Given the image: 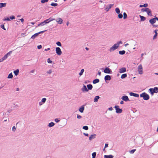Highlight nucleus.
<instances>
[{
  "label": "nucleus",
  "instance_id": "nucleus-1",
  "mask_svg": "<svg viewBox=\"0 0 158 158\" xmlns=\"http://www.w3.org/2000/svg\"><path fill=\"white\" fill-rule=\"evenodd\" d=\"M123 42L122 41H120L118 42L116 44H114L111 47L109 51L111 52L117 49L119 47L120 44H122Z\"/></svg>",
  "mask_w": 158,
  "mask_h": 158
},
{
  "label": "nucleus",
  "instance_id": "nucleus-2",
  "mask_svg": "<svg viewBox=\"0 0 158 158\" xmlns=\"http://www.w3.org/2000/svg\"><path fill=\"white\" fill-rule=\"evenodd\" d=\"M149 92L152 95L154 93H157L158 92V87H155L154 88H150L149 89Z\"/></svg>",
  "mask_w": 158,
  "mask_h": 158
},
{
  "label": "nucleus",
  "instance_id": "nucleus-3",
  "mask_svg": "<svg viewBox=\"0 0 158 158\" xmlns=\"http://www.w3.org/2000/svg\"><path fill=\"white\" fill-rule=\"evenodd\" d=\"M140 97L143 98L145 100H148L149 99L150 97L148 94L145 92H143L140 94Z\"/></svg>",
  "mask_w": 158,
  "mask_h": 158
},
{
  "label": "nucleus",
  "instance_id": "nucleus-4",
  "mask_svg": "<svg viewBox=\"0 0 158 158\" xmlns=\"http://www.w3.org/2000/svg\"><path fill=\"white\" fill-rule=\"evenodd\" d=\"M12 52V51H11L6 53L2 58L0 59V61L1 62L3 61L4 60L7 59V57L10 56Z\"/></svg>",
  "mask_w": 158,
  "mask_h": 158
},
{
  "label": "nucleus",
  "instance_id": "nucleus-5",
  "mask_svg": "<svg viewBox=\"0 0 158 158\" xmlns=\"http://www.w3.org/2000/svg\"><path fill=\"white\" fill-rule=\"evenodd\" d=\"M45 31H42L37 33H35L32 35V36L31 37V39H34L36 37H37L39 34L40 33H43Z\"/></svg>",
  "mask_w": 158,
  "mask_h": 158
},
{
  "label": "nucleus",
  "instance_id": "nucleus-6",
  "mask_svg": "<svg viewBox=\"0 0 158 158\" xmlns=\"http://www.w3.org/2000/svg\"><path fill=\"white\" fill-rule=\"evenodd\" d=\"M138 71L139 73L140 74H143V67L141 64H140L138 67Z\"/></svg>",
  "mask_w": 158,
  "mask_h": 158
},
{
  "label": "nucleus",
  "instance_id": "nucleus-7",
  "mask_svg": "<svg viewBox=\"0 0 158 158\" xmlns=\"http://www.w3.org/2000/svg\"><path fill=\"white\" fill-rule=\"evenodd\" d=\"M119 106H115L114 108L115 109L116 112L117 113H121L123 111L122 109L119 108Z\"/></svg>",
  "mask_w": 158,
  "mask_h": 158
},
{
  "label": "nucleus",
  "instance_id": "nucleus-8",
  "mask_svg": "<svg viewBox=\"0 0 158 158\" xmlns=\"http://www.w3.org/2000/svg\"><path fill=\"white\" fill-rule=\"evenodd\" d=\"M104 72L106 73H111L112 72L111 70L107 67L105 69Z\"/></svg>",
  "mask_w": 158,
  "mask_h": 158
},
{
  "label": "nucleus",
  "instance_id": "nucleus-9",
  "mask_svg": "<svg viewBox=\"0 0 158 158\" xmlns=\"http://www.w3.org/2000/svg\"><path fill=\"white\" fill-rule=\"evenodd\" d=\"M56 52L57 54L59 55H60L62 52L60 48L59 47H57L56 48Z\"/></svg>",
  "mask_w": 158,
  "mask_h": 158
},
{
  "label": "nucleus",
  "instance_id": "nucleus-10",
  "mask_svg": "<svg viewBox=\"0 0 158 158\" xmlns=\"http://www.w3.org/2000/svg\"><path fill=\"white\" fill-rule=\"evenodd\" d=\"M156 17L150 19L149 22L152 25L156 22Z\"/></svg>",
  "mask_w": 158,
  "mask_h": 158
},
{
  "label": "nucleus",
  "instance_id": "nucleus-11",
  "mask_svg": "<svg viewBox=\"0 0 158 158\" xmlns=\"http://www.w3.org/2000/svg\"><path fill=\"white\" fill-rule=\"evenodd\" d=\"M121 99L124 101L127 102V101H129V99L127 96L126 95H124L123 96L122 98Z\"/></svg>",
  "mask_w": 158,
  "mask_h": 158
},
{
  "label": "nucleus",
  "instance_id": "nucleus-12",
  "mask_svg": "<svg viewBox=\"0 0 158 158\" xmlns=\"http://www.w3.org/2000/svg\"><path fill=\"white\" fill-rule=\"evenodd\" d=\"M114 5V4H110L109 5H107L105 9V10L106 11H108L111 8V7Z\"/></svg>",
  "mask_w": 158,
  "mask_h": 158
},
{
  "label": "nucleus",
  "instance_id": "nucleus-13",
  "mask_svg": "<svg viewBox=\"0 0 158 158\" xmlns=\"http://www.w3.org/2000/svg\"><path fill=\"white\" fill-rule=\"evenodd\" d=\"M126 71V69L125 67L119 69V72L120 73H122L125 72Z\"/></svg>",
  "mask_w": 158,
  "mask_h": 158
},
{
  "label": "nucleus",
  "instance_id": "nucleus-14",
  "mask_svg": "<svg viewBox=\"0 0 158 158\" xmlns=\"http://www.w3.org/2000/svg\"><path fill=\"white\" fill-rule=\"evenodd\" d=\"M57 23L60 24H61L63 22V20L60 18H57L56 20Z\"/></svg>",
  "mask_w": 158,
  "mask_h": 158
},
{
  "label": "nucleus",
  "instance_id": "nucleus-15",
  "mask_svg": "<svg viewBox=\"0 0 158 158\" xmlns=\"http://www.w3.org/2000/svg\"><path fill=\"white\" fill-rule=\"evenodd\" d=\"M148 15L151 16H152V11L151 10L148 8V10H147L146 12Z\"/></svg>",
  "mask_w": 158,
  "mask_h": 158
},
{
  "label": "nucleus",
  "instance_id": "nucleus-16",
  "mask_svg": "<svg viewBox=\"0 0 158 158\" xmlns=\"http://www.w3.org/2000/svg\"><path fill=\"white\" fill-rule=\"evenodd\" d=\"M111 79V77L109 75H107L106 76L104 77V79L105 81H110Z\"/></svg>",
  "mask_w": 158,
  "mask_h": 158
},
{
  "label": "nucleus",
  "instance_id": "nucleus-17",
  "mask_svg": "<svg viewBox=\"0 0 158 158\" xmlns=\"http://www.w3.org/2000/svg\"><path fill=\"white\" fill-rule=\"evenodd\" d=\"M81 90L82 92H87L88 91V89L87 88L86 86L84 85H83V86L81 89Z\"/></svg>",
  "mask_w": 158,
  "mask_h": 158
},
{
  "label": "nucleus",
  "instance_id": "nucleus-18",
  "mask_svg": "<svg viewBox=\"0 0 158 158\" xmlns=\"http://www.w3.org/2000/svg\"><path fill=\"white\" fill-rule=\"evenodd\" d=\"M96 135L95 134H93L91 135L89 137V140H91L92 139L95 138L96 137Z\"/></svg>",
  "mask_w": 158,
  "mask_h": 158
},
{
  "label": "nucleus",
  "instance_id": "nucleus-19",
  "mask_svg": "<svg viewBox=\"0 0 158 158\" xmlns=\"http://www.w3.org/2000/svg\"><path fill=\"white\" fill-rule=\"evenodd\" d=\"M84 110V107L83 106H81L79 109V111L83 113Z\"/></svg>",
  "mask_w": 158,
  "mask_h": 158
},
{
  "label": "nucleus",
  "instance_id": "nucleus-20",
  "mask_svg": "<svg viewBox=\"0 0 158 158\" xmlns=\"http://www.w3.org/2000/svg\"><path fill=\"white\" fill-rule=\"evenodd\" d=\"M104 157L105 158H113L114 157V156L111 155H106L104 156Z\"/></svg>",
  "mask_w": 158,
  "mask_h": 158
},
{
  "label": "nucleus",
  "instance_id": "nucleus-21",
  "mask_svg": "<svg viewBox=\"0 0 158 158\" xmlns=\"http://www.w3.org/2000/svg\"><path fill=\"white\" fill-rule=\"evenodd\" d=\"M99 98L100 97L98 96H95L94 99V102H97L98 101V100Z\"/></svg>",
  "mask_w": 158,
  "mask_h": 158
},
{
  "label": "nucleus",
  "instance_id": "nucleus-22",
  "mask_svg": "<svg viewBox=\"0 0 158 158\" xmlns=\"http://www.w3.org/2000/svg\"><path fill=\"white\" fill-rule=\"evenodd\" d=\"M87 87L88 88V89L89 90H91L93 88V86L92 85L90 84H88L87 85Z\"/></svg>",
  "mask_w": 158,
  "mask_h": 158
},
{
  "label": "nucleus",
  "instance_id": "nucleus-23",
  "mask_svg": "<svg viewBox=\"0 0 158 158\" xmlns=\"http://www.w3.org/2000/svg\"><path fill=\"white\" fill-rule=\"evenodd\" d=\"M6 3H0V8H2L3 7H5L6 6Z\"/></svg>",
  "mask_w": 158,
  "mask_h": 158
},
{
  "label": "nucleus",
  "instance_id": "nucleus-24",
  "mask_svg": "<svg viewBox=\"0 0 158 158\" xmlns=\"http://www.w3.org/2000/svg\"><path fill=\"white\" fill-rule=\"evenodd\" d=\"M55 125V123L53 122H51L49 123L48 126L49 127H53Z\"/></svg>",
  "mask_w": 158,
  "mask_h": 158
},
{
  "label": "nucleus",
  "instance_id": "nucleus-25",
  "mask_svg": "<svg viewBox=\"0 0 158 158\" xmlns=\"http://www.w3.org/2000/svg\"><path fill=\"white\" fill-rule=\"evenodd\" d=\"M140 18V21H143L146 19V18L143 16L139 15Z\"/></svg>",
  "mask_w": 158,
  "mask_h": 158
},
{
  "label": "nucleus",
  "instance_id": "nucleus-26",
  "mask_svg": "<svg viewBox=\"0 0 158 158\" xmlns=\"http://www.w3.org/2000/svg\"><path fill=\"white\" fill-rule=\"evenodd\" d=\"M99 80L98 79H96L93 80V84H95L99 82Z\"/></svg>",
  "mask_w": 158,
  "mask_h": 158
},
{
  "label": "nucleus",
  "instance_id": "nucleus-27",
  "mask_svg": "<svg viewBox=\"0 0 158 158\" xmlns=\"http://www.w3.org/2000/svg\"><path fill=\"white\" fill-rule=\"evenodd\" d=\"M45 24H46L44 22V21L43 22L40 23V24H39L38 25V26L41 27V26L44 25Z\"/></svg>",
  "mask_w": 158,
  "mask_h": 158
},
{
  "label": "nucleus",
  "instance_id": "nucleus-28",
  "mask_svg": "<svg viewBox=\"0 0 158 158\" xmlns=\"http://www.w3.org/2000/svg\"><path fill=\"white\" fill-rule=\"evenodd\" d=\"M14 73L15 75H17L19 73V70L18 69H17L15 70H14Z\"/></svg>",
  "mask_w": 158,
  "mask_h": 158
},
{
  "label": "nucleus",
  "instance_id": "nucleus-29",
  "mask_svg": "<svg viewBox=\"0 0 158 158\" xmlns=\"http://www.w3.org/2000/svg\"><path fill=\"white\" fill-rule=\"evenodd\" d=\"M126 52L124 50L120 51H119V53L120 55H124L125 54Z\"/></svg>",
  "mask_w": 158,
  "mask_h": 158
},
{
  "label": "nucleus",
  "instance_id": "nucleus-30",
  "mask_svg": "<svg viewBox=\"0 0 158 158\" xmlns=\"http://www.w3.org/2000/svg\"><path fill=\"white\" fill-rule=\"evenodd\" d=\"M13 77V75L12 73H10L9 74V75L7 77V78H8L12 79V78Z\"/></svg>",
  "mask_w": 158,
  "mask_h": 158
},
{
  "label": "nucleus",
  "instance_id": "nucleus-31",
  "mask_svg": "<svg viewBox=\"0 0 158 158\" xmlns=\"http://www.w3.org/2000/svg\"><path fill=\"white\" fill-rule=\"evenodd\" d=\"M127 74L126 73H124L121 76V78L122 79H123L126 78L127 77Z\"/></svg>",
  "mask_w": 158,
  "mask_h": 158
},
{
  "label": "nucleus",
  "instance_id": "nucleus-32",
  "mask_svg": "<svg viewBox=\"0 0 158 158\" xmlns=\"http://www.w3.org/2000/svg\"><path fill=\"white\" fill-rule=\"evenodd\" d=\"M115 11L117 14H119L120 13V10L118 8H116L115 9Z\"/></svg>",
  "mask_w": 158,
  "mask_h": 158
},
{
  "label": "nucleus",
  "instance_id": "nucleus-33",
  "mask_svg": "<svg viewBox=\"0 0 158 158\" xmlns=\"http://www.w3.org/2000/svg\"><path fill=\"white\" fill-rule=\"evenodd\" d=\"M84 71V70L83 69H82L81 70L79 74L80 76H81L82 75Z\"/></svg>",
  "mask_w": 158,
  "mask_h": 158
},
{
  "label": "nucleus",
  "instance_id": "nucleus-34",
  "mask_svg": "<svg viewBox=\"0 0 158 158\" xmlns=\"http://www.w3.org/2000/svg\"><path fill=\"white\" fill-rule=\"evenodd\" d=\"M148 8H143L141 9V10L142 12H146L147 10H148Z\"/></svg>",
  "mask_w": 158,
  "mask_h": 158
},
{
  "label": "nucleus",
  "instance_id": "nucleus-35",
  "mask_svg": "<svg viewBox=\"0 0 158 158\" xmlns=\"http://www.w3.org/2000/svg\"><path fill=\"white\" fill-rule=\"evenodd\" d=\"M96 155V152H94L92 154V158H95Z\"/></svg>",
  "mask_w": 158,
  "mask_h": 158
},
{
  "label": "nucleus",
  "instance_id": "nucleus-36",
  "mask_svg": "<svg viewBox=\"0 0 158 158\" xmlns=\"http://www.w3.org/2000/svg\"><path fill=\"white\" fill-rule=\"evenodd\" d=\"M46 100V99L45 98H43L41 100V102H42L43 103H44Z\"/></svg>",
  "mask_w": 158,
  "mask_h": 158
},
{
  "label": "nucleus",
  "instance_id": "nucleus-37",
  "mask_svg": "<svg viewBox=\"0 0 158 158\" xmlns=\"http://www.w3.org/2000/svg\"><path fill=\"white\" fill-rule=\"evenodd\" d=\"M123 19H125L127 18V14L125 12H124L123 14Z\"/></svg>",
  "mask_w": 158,
  "mask_h": 158
},
{
  "label": "nucleus",
  "instance_id": "nucleus-38",
  "mask_svg": "<svg viewBox=\"0 0 158 158\" xmlns=\"http://www.w3.org/2000/svg\"><path fill=\"white\" fill-rule=\"evenodd\" d=\"M83 129L85 130H87L89 128L87 126H84L83 127Z\"/></svg>",
  "mask_w": 158,
  "mask_h": 158
},
{
  "label": "nucleus",
  "instance_id": "nucleus-39",
  "mask_svg": "<svg viewBox=\"0 0 158 158\" xmlns=\"http://www.w3.org/2000/svg\"><path fill=\"white\" fill-rule=\"evenodd\" d=\"M57 5V3H52L51 4V6H56Z\"/></svg>",
  "mask_w": 158,
  "mask_h": 158
},
{
  "label": "nucleus",
  "instance_id": "nucleus-40",
  "mask_svg": "<svg viewBox=\"0 0 158 158\" xmlns=\"http://www.w3.org/2000/svg\"><path fill=\"white\" fill-rule=\"evenodd\" d=\"M56 44V45H57L58 46H61V43L59 42V41H58V42H57Z\"/></svg>",
  "mask_w": 158,
  "mask_h": 158
},
{
  "label": "nucleus",
  "instance_id": "nucleus-41",
  "mask_svg": "<svg viewBox=\"0 0 158 158\" xmlns=\"http://www.w3.org/2000/svg\"><path fill=\"white\" fill-rule=\"evenodd\" d=\"M118 17L119 19H122L123 17V15L122 14H118Z\"/></svg>",
  "mask_w": 158,
  "mask_h": 158
},
{
  "label": "nucleus",
  "instance_id": "nucleus-42",
  "mask_svg": "<svg viewBox=\"0 0 158 158\" xmlns=\"http://www.w3.org/2000/svg\"><path fill=\"white\" fill-rule=\"evenodd\" d=\"M48 0H41V2L42 3H44L45 2H47Z\"/></svg>",
  "mask_w": 158,
  "mask_h": 158
},
{
  "label": "nucleus",
  "instance_id": "nucleus-43",
  "mask_svg": "<svg viewBox=\"0 0 158 158\" xmlns=\"http://www.w3.org/2000/svg\"><path fill=\"white\" fill-rule=\"evenodd\" d=\"M52 72V69H50L47 72V73L48 74H51Z\"/></svg>",
  "mask_w": 158,
  "mask_h": 158
},
{
  "label": "nucleus",
  "instance_id": "nucleus-44",
  "mask_svg": "<svg viewBox=\"0 0 158 158\" xmlns=\"http://www.w3.org/2000/svg\"><path fill=\"white\" fill-rule=\"evenodd\" d=\"M135 151H136V149H133V150H131L129 152L131 154H133L135 152Z\"/></svg>",
  "mask_w": 158,
  "mask_h": 158
},
{
  "label": "nucleus",
  "instance_id": "nucleus-45",
  "mask_svg": "<svg viewBox=\"0 0 158 158\" xmlns=\"http://www.w3.org/2000/svg\"><path fill=\"white\" fill-rule=\"evenodd\" d=\"M157 34H158L157 33H156V34H155L154 35V36L153 37V40H154L156 38V37L157 35Z\"/></svg>",
  "mask_w": 158,
  "mask_h": 158
},
{
  "label": "nucleus",
  "instance_id": "nucleus-46",
  "mask_svg": "<svg viewBox=\"0 0 158 158\" xmlns=\"http://www.w3.org/2000/svg\"><path fill=\"white\" fill-rule=\"evenodd\" d=\"M44 21V22H45V23L46 24L48 23H49L50 22L49 21L48 19H47L45 20Z\"/></svg>",
  "mask_w": 158,
  "mask_h": 158
},
{
  "label": "nucleus",
  "instance_id": "nucleus-47",
  "mask_svg": "<svg viewBox=\"0 0 158 158\" xmlns=\"http://www.w3.org/2000/svg\"><path fill=\"white\" fill-rule=\"evenodd\" d=\"M1 27L3 29H4V30H6V29L5 28V27H4V24H2L1 25Z\"/></svg>",
  "mask_w": 158,
  "mask_h": 158
},
{
  "label": "nucleus",
  "instance_id": "nucleus-48",
  "mask_svg": "<svg viewBox=\"0 0 158 158\" xmlns=\"http://www.w3.org/2000/svg\"><path fill=\"white\" fill-rule=\"evenodd\" d=\"M12 131L14 132H15L16 131V129L15 127V126H13L12 127Z\"/></svg>",
  "mask_w": 158,
  "mask_h": 158
},
{
  "label": "nucleus",
  "instance_id": "nucleus-49",
  "mask_svg": "<svg viewBox=\"0 0 158 158\" xmlns=\"http://www.w3.org/2000/svg\"><path fill=\"white\" fill-rule=\"evenodd\" d=\"M47 62L49 63H51L52 62V61L50 60L49 58L48 59Z\"/></svg>",
  "mask_w": 158,
  "mask_h": 158
},
{
  "label": "nucleus",
  "instance_id": "nucleus-50",
  "mask_svg": "<svg viewBox=\"0 0 158 158\" xmlns=\"http://www.w3.org/2000/svg\"><path fill=\"white\" fill-rule=\"evenodd\" d=\"M48 19L49 20V21L50 22L52 21L55 20V19H52V18H49V19Z\"/></svg>",
  "mask_w": 158,
  "mask_h": 158
},
{
  "label": "nucleus",
  "instance_id": "nucleus-51",
  "mask_svg": "<svg viewBox=\"0 0 158 158\" xmlns=\"http://www.w3.org/2000/svg\"><path fill=\"white\" fill-rule=\"evenodd\" d=\"M139 94L135 93L133 96L138 98L139 97Z\"/></svg>",
  "mask_w": 158,
  "mask_h": 158
},
{
  "label": "nucleus",
  "instance_id": "nucleus-52",
  "mask_svg": "<svg viewBox=\"0 0 158 158\" xmlns=\"http://www.w3.org/2000/svg\"><path fill=\"white\" fill-rule=\"evenodd\" d=\"M54 120L55 122H56V123H58L60 121V120L58 119L57 118L55 119Z\"/></svg>",
  "mask_w": 158,
  "mask_h": 158
},
{
  "label": "nucleus",
  "instance_id": "nucleus-53",
  "mask_svg": "<svg viewBox=\"0 0 158 158\" xmlns=\"http://www.w3.org/2000/svg\"><path fill=\"white\" fill-rule=\"evenodd\" d=\"M77 118H78V119H80L81 118H82V117L81 116L79 115H78V114H77Z\"/></svg>",
  "mask_w": 158,
  "mask_h": 158
},
{
  "label": "nucleus",
  "instance_id": "nucleus-54",
  "mask_svg": "<svg viewBox=\"0 0 158 158\" xmlns=\"http://www.w3.org/2000/svg\"><path fill=\"white\" fill-rule=\"evenodd\" d=\"M10 19H15V17L14 16H11L10 17Z\"/></svg>",
  "mask_w": 158,
  "mask_h": 158
},
{
  "label": "nucleus",
  "instance_id": "nucleus-55",
  "mask_svg": "<svg viewBox=\"0 0 158 158\" xmlns=\"http://www.w3.org/2000/svg\"><path fill=\"white\" fill-rule=\"evenodd\" d=\"M42 46L41 45H39L37 46V48L38 49H40L42 48Z\"/></svg>",
  "mask_w": 158,
  "mask_h": 158
},
{
  "label": "nucleus",
  "instance_id": "nucleus-56",
  "mask_svg": "<svg viewBox=\"0 0 158 158\" xmlns=\"http://www.w3.org/2000/svg\"><path fill=\"white\" fill-rule=\"evenodd\" d=\"M143 7H147L148 6V4L147 3H145L143 5Z\"/></svg>",
  "mask_w": 158,
  "mask_h": 158
},
{
  "label": "nucleus",
  "instance_id": "nucleus-57",
  "mask_svg": "<svg viewBox=\"0 0 158 158\" xmlns=\"http://www.w3.org/2000/svg\"><path fill=\"white\" fill-rule=\"evenodd\" d=\"M134 94H135L134 93H132V92H131L129 94L131 96H133L134 95Z\"/></svg>",
  "mask_w": 158,
  "mask_h": 158
},
{
  "label": "nucleus",
  "instance_id": "nucleus-58",
  "mask_svg": "<svg viewBox=\"0 0 158 158\" xmlns=\"http://www.w3.org/2000/svg\"><path fill=\"white\" fill-rule=\"evenodd\" d=\"M4 21H9L10 20V19L9 18H5L4 19Z\"/></svg>",
  "mask_w": 158,
  "mask_h": 158
},
{
  "label": "nucleus",
  "instance_id": "nucleus-59",
  "mask_svg": "<svg viewBox=\"0 0 158 158\" xmlns=\"http://www.w3.org/2000/svg\"><path fill=\"white\" fill-rule=\"evenodd\" d=\"M83 134L84 135L86 136H89V135L87 133H83Z\"/></svg>",
  "mask_w": 158,
  "mask_h": 158
},
{
  "label": "nucleus",
  "instance_id": "nucleus-60",
  "mask_svg": "<svg viewBox=\"0 0 158 158\" xmlns=\"http://www.w3.org/2000/svg\"><path fill=\"white\" fill-rule=\"evenodd\" d=\"M113 110V108L111 107L108 108V110Z\"/></svg>",
  "mask_w": 158,
  "mask_h": 158
},
{
  "label": "nucleus",
  "instance_id": "nucleus-61",
  "mask_svg": "<svg viewBox=\"0 0 158 158\" xmlns=\"http://www.w3.org/2000/svg\"><path fill=\"white\" fill-rule=\"evenodd\" d=\"M108 143H106L105 146V148H106L108 147Z\"/></svg>",
  "mask_w": 158,
  "mask_h": 158
},
{
  "label": "nucleus",
  "instance_id": "nucleus-62",
  "mask_svg": "<svg viewBox=\"0 0 158 158\" xmlns=\"http://www.w3.org/2000/svg\"><path fill=\"white\" fill-rule=\"evenodd\" d=\"M21 22L23 23L24 21V19L23 18H22L19 19Z\"/></svg>",
  "mask_w": 158,
  "mask_h": 158
},
{
  "label": "nucleus",
  "instance_id": "nucleus-63",
  "mask_svg": "<svg viewBox=\"0 0 158 158\" xmlns=\"http://www.w3.org/2000/svg\"><path fill=\"white\" fill-rule=\"evenodd\" d=\"M35 70L33 69L30 71V73H34L35 72Z\"/></svg>",
  "mask_w": 158,
  "mask_h": 158
},
{
  "label": "nucleus",
  "instance_id": "nucleus-64",
  "mask_svg": "<svg viewBox=\"0 0 158 158\" xmlns=\"http://www.w3.org/2000/svg\"><path fill=\"white\" fill-rule=\"evenodd\" d=\"M50 50V48H48L47 49H45L44 50L45 51H48V50Z\"/></svg>",
  "mask_w": 158,
  "mask_h": 158
}]
</instances>
